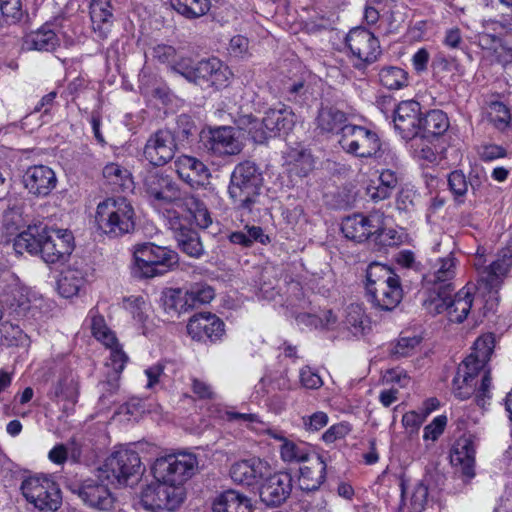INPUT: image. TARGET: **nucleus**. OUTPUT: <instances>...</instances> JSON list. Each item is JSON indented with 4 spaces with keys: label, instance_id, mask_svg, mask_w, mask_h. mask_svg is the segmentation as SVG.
I'll return each mask as SVG.
<instances>
[{
    "label": "nucleus",
    "instance_id": "nucleus-37",
    "mask_svg": "<svg viewBox=\"0 0 512 512\" xmlns=\"http://www.w3.org/2000/svg\"><path fill=\"white\" fill-rule=\"evenodd\" d=\"M473 294L464 289L457 292L449 301L448 319L453 323H462L468 316L472 304Z\"/></svg>",
    "mask_w": 512,
    "mask_h": 512
},
{
    "label": "nucleus",
    "instance_id": "nucleus-56",
    "mask_svg": "<svg viewBox=\"0 0 512 512\" xmlns=\"http://www.w3.org/2000/svg\"><path fill=\"white\" fill-rule=\"evenodd\" d=\"M153 57L160 63L172 66L177 58V51L173 46L161 44L153 48Z\"/></svg>",
    "mask_w": 512,
    "mask_h": 512
},
{
    "label": "nucleus",
    "instance_id": "nucleus-15",
    "mask_svg": "<svg viewBox=\"0 0 512 512\" xmlns=\"http://www.w3.org/2000/svg\"><path fill=\"white\" fill-rule=\"evenodd\" d=\"M178 149L172 131L160 129L148 138L143 154L153 166H163L174 158Z\"/></svg>",
    "mask_w": 512,
    "mask_h": 512
},
{
    "label": "nucleus",
    "instance_id": "nucleus-52",
    "mask_svg": "<svg viewBox=\"0 0 512 512\" xmlns=\"http://www.w3.org/2000/svg\"><path fill=\"white\" fill-rule=\"evenodd\" d=\"M281 457L285 462H307L310 454L291 441L285 440L281 446Z\"/></svg>",
    "mask_w": 512,
    "mask_h": 512
},
{
    "label": "nucleus",
    "instance_id": "nucleus-57",
    "mask_svg": "<svg viewBox=\"0 0 512 512\" xmlns=\"http://www.w3.org/2000/svg\"><path fill=\"white\" fill-rule=\"evenodd\" d=\"M172 70L182 75L186 80L191 82L194 75L195 63L189 57L176 58L171 66Z\"/></svg>",
    "mask_w": 512,
    "mask_h": 512
},
{
    "label": "nucleus",
    "instance_id": "nucleus-4",
    "mask_svg": "<svg viewBox=\"0 0 512 512\" xmlns=\"http://www.w3.org/2000/svg\"><path fill=\"white\" fill-rule=\"evenodd\" d=\"M95 221L103 234L119 238L135 230L136 213L127 198L108 197L97 205Z\"/></svg>",
    "mask_w": 512,
    "mask_h": 512
},
{
    "label": "nucleus",
    "instance_id": "nucleus-62",
    "mask_svg": "<svg viewBox=\"0 0 512 512\" xmlns=\"http://www.w3.org/2000/svg\"><path fill=\"white\" fill-rule=\"evenodd\" d=\"M483 161H492L506 156V150L502 146L489 144L482 146L479 152Z\"/></svg>",
    "mask_w": 512,
    "mask_h": 512
},
{
    "label": "nucleus",
    "instance_id": "nucleus-5",
    "mask_svg": "<svg viewBox=\"0 0 512 512\" xmlns=\"http://www.w3.org/2000/svg\"><path fill=\"white\" fill-rule=\"evenodd\" d=\"M144 470L136 451L121 448L114 451L98 468L97 477L111 485L127 486L137 483Z\"/></svg>",
    "mask_w": 512,
    "mask_h": 512
},
{
    "label": "nucleus",
    "instance_id": "nucleus-47",
    "mask_svg": "<svg viewBox=\"0 0 512 512\" xmlns=\"http://www.w3.org/2000/svg\"><path fill=\"white\" fill-rule=\"evenodd\" d=\"M420 338L413 337H400L396 343L391 344L389 355L393 359H400L402 357L410 356L414 349L420 344Z\"/></svg>",
    "mask_w": 512,
    "mask_h": 512
},
{
    "label": "nucleus",
    "instance_id": "nucleus-61",
    "mask_svg": "<svg viewBox=\"0 0 512 512\" xmlns=\"http://www.w3.org/2000/svg\"><path fill=\"white\" fill-rule=\"evenodd\" d=\"M304 427L308 431H318L327 425L328 417L324 412H316L308 418H303Z\"/></svg>",
    "mask_w": 512,
    "mask_h": 512
},
{
    "label": "nucleus",
    "instance_id": "nucleus-39",
    "mask_svg": "<svg viewBox=\"0 0 512 512\" xmlns=\"http://www.w3.org/2000/svg\"><path fill=\"white\" fill-rule=\"evenodd\" d=\"M290 171L298 177H306L313 171L315 161L311 152L304 148H294L288 153Z\"/></svg>",
    "mask_w": 512,
    "mask_h": 512
},
{
    "label": "nucleus",
    "instance_id": "nucleus-14",
    "mask_svg": "<svg viewBox=\"0 0 512 512\" xmlns=\"http://www.w3.org/2000/svg\"><path fill=\"white\" fill-rule=\"evenodd\" d=\"M141 502L147 510L174 511L183 502V491L180 486L156 482L143 489Z\"/></svg>",
    "mask_w": 512,
    "mask_h": 512
},
{
    "label": "nucleus",
    "instance_id": "nucleus-13",
    "mask_svg": "<svg viewBox=\"0 0 512 512\" xmlns=\"http://www.w3.org/2000/svg\"><path fill=\"white\" fill-rule=\"evenodd\" d=\"M168 227L183 253L193 258H199L204 253L199 233L192 227L190 218L177 211H168Z\"/></svg>",
    "mask_w": 512,
    "mask_h": 512
},
{
    "label": "nucleus",
    "instance_id": "nucleus-18",
    "mask_svg": "<svg viewBox=\"0 0 512 512\" xmlns=\"http://www.w3.org/2000/svg\"><path fill=\"white\" fill-rule=\"evenodd\" d=\"M98 479H87L72 487V492L77 494L83 503L98 510H110L114 505L108 485L110 483Z\"/></svg>",
    "mask_w": 512,
    "mask_h": 512
},
{
    "label": "nucleus",
    "instance_id": "nucleus-53",
    "mask_svg": "<svg viewBox=\"0 0 512 512\" xmlns=\"http://www.w3.org/2000/svg\"><path fill=\"white\" fill-rule=\"evenodd\" d=\"M0 10L9 24L18 23L23 17L21 0H0Z\"/></svg>",
    "mask_w": 512,
    "mask_h": 512
},
{
    "label": "nucleus",
    "instance_id": "nucleus-35",
    "mask_svg": "<svg viewBox=\"0 0 512 512\" xmlns=\"http://www.w3.org/2000/svg\"><path fill=\"white\" fill-rule=\"evenodd\" d=\"M346 114L334 107L321 108L317 117V127L323 133L339 132L346 126Z\"/></svg>",
    "mask_w": 512,
    "mask_h": 512
},
{
    "label": "nucleus",
    "instance_id": "nucleus-19",
    "mask_svg": "<svg viewBox=\"0 0 512 512\" xmlns=\"http://www.w3.org/2000/svg\"><path fill=\"white\" fill-rule=\"evenodd\" d=\"M58 183L54 170L46 165L29 166L22 175V184L28 194L36 198L49 196Z\"/></svg>",
    "mask_w": 512,
    "mask_h": 512
},
{
    "label": "nucleus",
    "instance_id": "nucleus-49",
    "mask_svg": "<svg viewBox=\"0 0 512 512\" xmlns=\"http://www.w3.org/2000/svg\"><path fill=\"white\" fill-rule=\"evenodd\" d=\"M177 126L172 131L175 142L178 146L189 139V137L196 131V126L192 118L186 114H181L177 118Z\"/></svg>",
    "mask_w": 512,
    "mask_h": 512
},
{
    "label": "nucleus",
    "instance_id": "nucleus-27",
    "mask_svg": "<svg viewBox=\"0 0 512 512\" xmlns=\"http://www.w3.org/2000/svg\"><path fill=\"white\" fill-rule=\"evenodd\" d=\"M308 462L309 465L299 468L298 485L302 491L311 492L318 490L325 481L327 464L319 454Z\"/></svg>",
    "mask_w": 512,
    "mask_h": 512
},
{
    "label": "nucleus",
    "instance_id": "nucleus-36",
    "mask_svg": "<svg viewBox=\"0 0 512 512\" xmlns=\"http://www.w3.org/2000/svg\"><path fill=\"white\" fill-rule=\"evenodd\" d=\"M449 128L447 115L438 109L430 110L421 119V133L423 137L440 136Z\"/></svg>",
    "mask_w": 512,
    "mask_h": 512
},
{
    "label": "nucleus",
    "instance_id": "nucleus-42",
    "mask_svg": "<svg viewBox=\"0 0 512 512\" xmlns=\"http://www.w3.org/2000/svg\"><path fill=\"white\" fill-rule=\"evenodd\" d=\"M397 276L390 267L373 262L366 269V291L373 290V287H380Z\"/></svg>",
    "mask_w": 512,
    "mask_h": 512
},
{
    "label": "nucleus",
    "instance_id": "nucleus-3",
    "mask_svg": "<svg viewBox=\"0 0 512 512\" xmlns=\"http://www.w3.org/2000/svg\"><path fill=\"white\" fill-rule=\"evenodd\" d=\"M264 177L261 168L253 161L238 163L230 176L229 196L238 211L251 213L259 203Z\"/></svg>",
    "mask_w": 512,
    "mask_h": 512
},
{
    "label": "nucleus",
    "instance_id": "nucleus-7",
    "mask_svg": "<svg viewBox=\"0 0 512 512\" xmlns=\"http://www.w3.org/2000/svg\"><path fill=\"white\" fill-rule=\"evenodd\" d=\"M295 123L296 116L289 108L269 109L261 121L252 115L242 119V124L248 125V134L251 139L259 144L271 137L287 135Z\"/></svg>",
    "mask_w": 512,
    "mask_h": 512
},
{
    "label": "nucleus",
    "instance_id": "nucleus-54",
    "mask_svg": "<svg viewBox=\"0 0 512 512\" xmlns=\"http://www.w3.org/2000/svg\"><path fill=\"white\" fill-rule=\"evenodd\" d=\"M448 185L456 198L463 197L468 191V182L461 170H455L449 174Z\"/></svg>",
    "mask_w": 512,
    "mask_h": 512
},
{
    "label": "nucleus",
    "instance_id": "nucleus-45",
    "mask_svg": "<svg viewBox=\"0 0 512 512\" xmlns=\"http://www.w3.org/2000/svg\"><path fill=\"white\" fill-rule=\"evenodd\" d=\"M188 292V301L191 309L198 307L199 305L209 303L214 298V290L211 286L194 283L189 288H185Z\"/></svg>",
    "mask_w": 512,
    "mask_h": 512
},
{
    "label": "nucleus",
    "instance_id": "nucleus-41",
    "mask_svg": "<svg viewBox=\"0 0 512 512\" xmlns=\"http://www.w3.org/2000/svg\"><path fill=\"white\" fill-rule=\"evenodd\" d=\"M84 285V277L77 269L68 268L61 273L57 282L60 295L64 298L76 296Z\"/></svg>",
    "mask_w": 512,
    "mask_h": 512
},
{
    "label": "nucleus",
    "instance_id": "nucleus-2",
    "mask_svg": "<svg viewBox=\"0 0 512 512\" xmlns=\"http://www.w3.org/2000/svg\"><path fill=\"white\" fill-rule=\"evenodd\" d=\"M495 348V337L492 333L477 338L473 352L459 364L453 379L454 394L461 400L468 399L475 392L478 384L476 379L480 372H484L487 362Z\"/></svg>",
    "mask_w": 512,
    "mask_h": 512
},
{
    "label": "nucleus",
    "instance_id": "nucleus-9",
    "mask_svg": "<svg viewBox=\"0 0 512 512\" xmlns=\"http://www.w3.org/2000/svg\"><path fill=\"white\" fill-rule=\"evenodd\" d=\"M338 143L346 153L358 158L377 157L381 149V140L375 131L353 124L341 129Z\"/></svg>",
    "mask_w": 512,
    "mask_h": 512
},
{
    "label": "nucleus",
    "instance_id": "nucleus-31",
    "mask_svg": "<svg viewBox=\"0 0 512 512\" xmlns=\"http://www.w3.org/2000/svg\"><path fill=\"white\" fill-rule=\"evenodd\" d=\"M185 288H166L162 291L161 302L165 313L170 317H179L191 309Z\"/></svg>",
    "mask_w": 512,
    "mask_h": 512
},
{
    "label": "nucleus",
    "instance_id": "nucleus-58",
    "mask_svg": "<svg viewBox=\"0 0 512 512\" xmlns=\"http://www.w3.org/2000/svg\"><path fill=\"white\" fill-rule=\"evenodd\" d=\"M447 424V417L440 415L436 417L430 424L424 428V439L437 440L438 437L443 433Z\"/></svg>",
    "mask_w": 512,
    "mask_h": 512
},
{
    "label": "nucleus",
    "instance_id": "nucleus-28",
    "mask_svg": "<svg viewBox=\"0 0 512 512\" xmlns=\"http://www.w3.org/2000/svg\"><path fill=\"white\" fill-rule=\"evenodd\" d=\"M512 265L511 256L504 254L501 258L493 261L479 274V282L489 292L497 291Z\"/></svg>",
    "mask_w": 512,
    "mask_h": 512
},
{
    "label": "nucleus",
    "instance_id": "nucleus-24",
    "mask_svg": "<svg viewBox=\"0 0 512 512\" xmlns=\"http://www.w3.org/2000/svg\"><path fill=\"white\" fill-rule=\"evenodd\" d=\"M367 295L374 307L382 311H392L399 305L403 297L400 277L397 276L380 287H373V290L367 292Z\"/></svg>",
    "mask_w": 512,
    "mask_h": 512
},
{
    "label": "nucleus",
    "instance_id": "nucleus-16",
    "mask_svg": "<svg viewBox=\"0 0 512 512\" xmlns=\"http://www.w3.org/2000/svg\"><path fill=\"white\" fill-rule=\"evenodd\" d=\"M293 478L288 472H277L263 480L259 487L261 502L267 507H279L290 497Z\"/></svg>",
    "mask_w": 512,
    "mask_h": 512
},
{
    "label": "nucleus",
    "instance_id": "nucleus-11",
    "mask_svg": "<svg viewBox=\"0 0 512 512\" xmlns=\"http://www.w3.org/2000/svg\"><path fill=\"white\" fill-rule=\"evenodd\" d=\"M196 458L191 454L167 455L157 458L151 467L156 482L180 486L192 474Z\"/></svg>",
    "mask_w": 512,
    "mask_h": 512
},
{
    "label": "nucleus",
    "instance_id": "nucleus-17",
    "mask_svg": "<svg viewBox=\"0 0 512 512\" xmlns=\"http://www.w3.org/2000/svg\"><path fill=\"white\" fill-rule=\"evenodd\" d=\"M345 43L352 55L364 64L373 63L381 54L379 40L364 27L352 28L346 35Z\"/></svg>",
    "mask_w": 512,
    "mask_h": 512
},
{
    "label": "nucleus",
    "instance_id": "nucleus-38",
    "mask_svg": "<svg viewBox=\"0 0 512 512\" xmlns=\"http://www.w3.org/2000/svg\"><path fill=\"white\" fill-rule=\"evenodd\" d=\"M25 43L30 50L50 52L59 45V39L54 31L43 26L30 33L26 37Z\"/></svg>",
    "mask_w": 512,
    "mask_h": 512
},
{
    "label": "nucleus",
    "instance_id": "nucleus-21",
    "mask_svg": "<svg viewBox=\"0 0 512 512\" xmlns=\"http://www.w3.org/2000/svg\"><path fill=\"white\" fill-rule=\"evenodd\" d=\"M191 83L220 89L228 85L230 70L219 59L210 58L195 63Z\"/></svg>",
    "mask_w": 512,
    "mask_h": 512
},
{
    "label": "nucleus",
    "instance_id": "nucleus-46",
    "mask_svg": "<svg viewBox=\"0 0 512 512\" xmlns=\"http://www.w3.org/2000/svg\"><path fill=\"white\" fill-rule=\"evenodd\" d=\"M372 236H374V241L379 248L397 246L403 240L402 233L393 228H380L378 224H376Z\"/></svg>",
    "mask_w": 512,
    "mask_h": 512
},
{
    "label": "nucleus",
    "instance_id": "nucleus-20",
    "mask_svg": "<svg viewBox=\"0 0 512 512\" xmlns=\"http://www.w3.org/2000/svg\"><path fill=\"white\" fill-rule=\"evenodd\" d=\"M421 105L415 100L400 102L394 110V126L406 140H411L421 133Z\"/></svg>",
    "mask_w": 512,
    "mask_h": 512
},
{
    "label": "nucleus",
    "instance_id": "nucleus-40",
    "mask_svg": "<svg viewBox=\"0 0 512 512\" xmlns=\"http://www.w3.org/2000/svg\"><path fill=\"white\" fill-rule=\"evenodd\" d=\"M439 262L440 267L435 273L426 275L424 277L425 282L431 286H446L447 284L454 286L452 280L455 277V258L452 253L445 258H441Z\"/></svg>",
    "mask_w": 512,
    "mask_h": 512
},
{
    "label": "nucleus",
    "instance_id": "nucleus-44",
    "mask_svg": "<svg viewBox=\"0 0 512 512\" xmlns=\"http://www.w3.org/2000/svg\"><path fill=\"white\" fill-rule=\"evenodd\" d=\"M170 3L173 9L187 18L201 17L211 7L210 0H171Z\"/></svg>",
    "mask_w": 512,
    "mask_h": 512
},
{
    "label": "nucleus",
    "instance_id": "nucleus-8",
    "mask_svg": "<svg viewBox=\"0 0 512 512\" xmlns=\"http://www.w3.org/2000/svg\"><path fill=\"white\" fill-rule=\"evenodd\" d=\"M26 501L40 512H56L62 505V492L58 484L45 476L26 478L21 484Z\"/></svg>",
    "mask_w": 512,
    "mask_h": 512
},
{
    "label": "nucleus",
    "instance_id": "nucleus-12",
    "mask_svg": "<svg viewBox=\"0 0 512 512\" xmlns=\"http://www.w3.org/2000/svg\"><path fill=\"white\" fill-rule=\"evenodd\" d=\"M206 152L218 157L236 156L244 149L240 140V131L231 126L211 129L207 136L201 138Z\"/></svg>",
    "mask_w": 512,
    "mask_h": 512
},
{
    "label": "nucleus",
    "instance_id": "nucleus-63",
    "mask_svg": "<svg viewBox=\"0 0 512 512\" xmlns=\"http://www.w3.org/2000/svg\"><path fill=\"white\" fill-rule=\"evenodd\" d=\"M127 304L126 308L130 310L133 318L139 322H143L145 320V315L143 312L142 306L145 304V301L142 297H130L125 299Z\"/></svg>",
    "mask_w": 512,
    "mask_h": 512
},
{
    "label": "nucleus",
    "instance_id": "nucleus-43",
    "mask_svg": "<svg viewBox=\"0 0 512 512\" xmlns=\"http://www.w3.org/2000/svg\"><path fill=\"white\" fill-rule=\"evenodd\" d=\"M379 82L390 90H397L408 85V72L398 66H385L379 71Z\"/></svg>",
    "mask_w": 512,
    "mask_h": 512
},
{
    "label": "nucleus",
    "instance_id": "nucleus-6",
    "mask_svg": "<svg viewBox=\"0 0 512 512\" xmlns=\"http://www.w3.org/2000/svg\"><path fill=\"white\" fill-rule=\"evenodd\" d=\"M134 260L133 276L136 278H152L168 272L173 265L177 264L178 255L166 247L144 243L136 247Z\"/></svg>",
    "mask_w": 512,
    "mask_h": 512
},
{
    "label": "nucleus",
    "instance_id": "nucleus-64",
    "mask_svg": "<svg viewBox=\"0 0 512 512\" xmlns=\"http://www.w3.org/2000/svg\"><path fill=\"white\" fill-rule=\"evenodd\" d=\"M429 61V52L425 48L419 49L412 58V63L417 72H423L427 69Z\"/></svg>",
    "mask_w": 512,
    "mask_h": 512
},
{
    "label": "nucleus",
    "instance_id": "nucleus-26",
    "mask_svg": "<svg viewBox=\"0 0 512 512\" xmlns=\"http://www.w3.org/2000/svg\"><path fill=\"white\" fill-rule=\"evenodd\" d=\"M375 220H378L377 216L366 217L363 214L355 213L343 218L341 231L347 239L361 243L373 235L376 227Z\"/></svg>",
    "mask_w": 512,
    "mask_h": 512
},
{
    "label": "nucleus",
    "instance_id": "nucleus-33",
    "mask_svg": "<svg viewBox=\"0 0 512 512\" xmlns=\"http://www.w3.org/2000/svg\"><path fill=\"white\" fill-rule=\"evenodd\" d=\"M90 18L92 27L96 33H98L101 39L107 38L111 31L113 14L109 2L103 3H91L90 6Z\"/></svg>",
    "mask_w": 512,
    "mask_h": 512
},
{
    "label": "nucleus",
    "instance_id": "nucleus-32",
    "mask_svg": "<svg viewBox=\"0 0 512 512\" xmlns=\"http://www.w3.org/2000/svg\"><path fill=\"white\" fill-rule=\"evenodd\" d=\"M455 290V286H431L428 289V297L424 300L425 309L433 314H441L443 312H449V301L451 300L452 292Z\"/></svg>",
    "mask_w": 512,
    "mask_h": 512
},
{
    "label": "nucleus",
    "instance_id": "nucleus-51",
    "mask_svg": "<svg viewBox=\"0 0 512 512\" xmlns=\"http://www.w3.org/2000/svg\"><path fill=\"white\" fill-rule=\"evenodd\" d=\"M489 118L490 121L494 124L496 128L499 130H504L508 127L511 115L508 107L502 102H493L490 106Z\"/></svg>",
    "mask_w": 512,
    "mask_h": 512
},
{
    "label": "nucleus",
    "instance_id": "nucleus-34",
    "mask_svg": "<svg viewBox=\"0 0 512 512\" xmlns=\"http://www.w3.org/2000/svg\"><path fill=\"white\" fill-rule=\"evenodd\" d=\"M178 207L186 211L200 228L205 229L212 224L206 205L195 195L188 193Z\"/></svg>",
    "mask_w": 512,
    "mask_h": 512
},
{
    "label": "nucleus",
    "instance_id": "nucleus-1",
    "mask_svg": "<svg viewBox=\"0 0 512 512\" xmlns=\"http://www.w3.org/2000/svg\"><path fill=\"white\" fill-rule=\"evenodd\" d=\"M16 253L40 255L48 264L64 263L74 250V236L69 230L54 229L39 223L29 225L13 242Z\"/></svg>",
    "mask_w": 512,
    "mask_h": 512
},
{
    "label": "nucleus",
    "instance_id": "nucleus-23",
    "mask_svg": "<svg viewBox=\"0 0 512 512\" xmlns=\"http://www.w3.org/2000/svg\"><path fill=\"white\" fill-rule=\"evenodd\" d=\"M475 437L471 434L460 437L450 451V463L467 479L475 476Z\"/></svg>",
    "mask_w": 512,
    "mask_h": 512
},
{
    "label": "nucleus",
    "instance_id": "nucleus-29",
    "mask_svg": "<svg viewBox=\"0 0 512 512\" xmlns=\"http://www.w3.org/2000/svg\"><path fill=\"white\" fill-rule=\"evenodd\" d=\"M265 463L258 458H251L234 463L230 469V476L236 483L251 486L263 476Z\"/></svg>",
    "mask_w": 512,
    "mask_h": 512
},
{
    "label": "nucleus",
    "instance_id": "nucleus-10",
    "mask_svg": "<svg viewBox=\"0 0 512 512\" xmlns=\"http://www.w3.org/2000/svg\"><path fill=\"white\" fill-rule=\"evenodd\" d=\"M145 192L158 202L179 204L188 194L183 191L178 181L170 174L157 168H148L142 178Z\"/></svg>",
    "mask_w": 512,
    "mask_h": 512
},
{
    "label": "nucleus",
    "instance_id": "nucleus-30",
    "mask_svg": "<svg viewBox=\"0 0 512 512\" xmlns=\"http://www.w3.org/2000/svg\"><path fill=\"white\" fill-rule=\"evenodd\" d=\"M213 512H251L250 499L236 490H226L215 497Z\"/></svg>",
    "mask_w": 512,
    "mask_h": 512
},
{
    "label": "nucleus",
    "instance_id": "nucleus-60",
    "mask_svg": "<svg viewBox=\"0 0 512 512\" xmlns=\"http://www.w3.org/2000/svg\"><path fill=\"white\" fill-rule=\"evenodd\" d=\"M491 387V376L489 371H484L481 377L479 387H475L476 402L479 406H483L485 398L489 397V390Z\"/></svg>",
    "mask_w": 512,
    "mask_h": 512
},
{
    "label": "nucleus",
    "instance_id": "nucleus-25",
    "mask_svg": "<svg viewBox=\"0 0 512 512\" xmlns=\"http://www.w3.org/2000/svg\"><path fill=\"white\" fill-rule=\"evenodd\" d=\"M175 167L178 176L192 188L204 186L210 177L207 166L192 156L182 155L178 157L175 161Z\"/></svg>",
    "mask_w": 512,
    "mask_h": 512
},
{
    "label": "nucleus",
    "instance_id": "nucleus-22",
    "mask_svg": "<svg viewBox=\"0 0 512 512\" xmlns=\"http://www.w3.org/2000/svg\"><path fill=\"white\" fill-rule=\"evenodd\" d=\"M224 327V322L218 316L210 312H202L189 319L187 332L197 341L215 342L224 335Z\"/></svg>",
    "mask_w": 512,
    "mask_h": 512
},
{
    "label": "nucleus",
    "instance_id": "nucleus-50",
    "mask_svg": "<svg viewBox=\"0 0 512 512\" xmlns=\"http://www.w3.org/2000/svg\"><path fill=\"white\" fill-rule=\"evenodd\" d=\"M91 330L94 337L102 341L106 346H112L116 343L115 336L106 326L105 320L102 316H92Z\"/></svg>",
    "mask_w": 512,
    "mask_h": 512
},
{
    "label": "nucleus",
    "instance_id": "nucleus-48",
    "mask_svg": "<svg viewBox=\"0 0 512 512\" xmlns=\"http://www.w3.org/2000/svg\"><path fill=\"white\" fill-rule=\"evenodd\" d=\"M103 176L111 185L122 188H126L127 182H130L128 171L115 163H110L104 167Z\"/></svg>",
    "mask_w": 512,
    "mask_h": 512
},
{
    "label": "nucleus",
    "instance_id": "nucleus-55",
    "mask_svg": "<svg viewBox=\"0 0 512 512\" xmlns=\"http://www.w3.org/2000/svg\"><path fill=\"white\" fill-rule=\"evenodd\" d=\"M119 388V376L117 373L110 375L107 380L102 381L98 384L99 392L101 393L99 401L105 405L106 400L113 396Z\"/></svg>",
    "mask_w": 512,
    "mask_h": 512
},
{
    "label": "nucleus",
    "instance_id": "nucleus-59",
    "mask_svg": "<svg viewBox=\"0 0 512 512\" xmlns=\"http://www.w3.org/2000/svg\"><path fill=\"white\" fill-rule=\"evenodd\" d=\"M300 380L302 385L308 389H318L323 385L321 377L310 367L301 369Z\"/></svg>",
    "mask_w": 512,
    "mask_h": 512
}]
</instances>
